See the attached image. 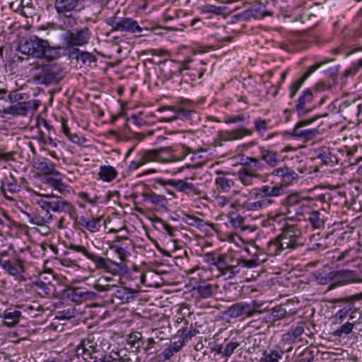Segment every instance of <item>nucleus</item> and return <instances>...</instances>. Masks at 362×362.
<instances>
[{"instance_id":"f8f14e48","label":"nucleus","mask_w":362,"mask_h":362,"mask_svg":"<svg viewBox=\"0 0 362 362\" xmlns=\"http://www.w3.org/2000/svg\"><path fill=\"white\" fill-rule=\"evenodd\" d=\"M229 256L226 255H218L216 267L220 273V276H223L226 279L234 278L240 273V265L230 264L228 261Z\"/></svg>"},{"instance_id":"864d4df0","label":"nucleus","mask_w":362,"mask_h":362,"mask_svg":"<svg viewBox=\"0 0 362 362\" xmlns=\"http://www.w3.org/2000/svg\"><path fill=\"white\" fill-rule=\"evenodd\" d=\"M230 136L232 137L233 141L241 139L245 136H250L252 134V130L246 129L245 127L230 130Z\"/></svg>"},{"instance_id":"4be33fe9","label":"nucleus","mask_w":362,"mask_h":362,"mask_svg":"<svg viewBox=\"0 0 362 362\" xmlns=\"http://www.w3.org/2000/svg\"><path fill=\"white\" fill-rule=\"evenodd\" d=\"M237 176L240 182L245 187L252 186L255 184L256 180L259 181L263 178L261 174L249 170L244 166L237 172Z\"/></svg>"},{"instance_id":"2f4dec72","label":"nucleus","mask_w":362,"mask_h":362,"mask_svg":"<svg viewBox=\"0 0 362 362\" xmlns=\"http://www.w3.org/2000/svg\"><path fill=\"white\" fill-rule=\"evenodd\" d=\"M79 0H56L54 6L59 13L70 12L76 8Z\"/></svg>"},{"instance_id":"cd10ccee","label":"nucleus","mask_w":362,"mask_h":362,"mask_svg":"<svg viewBox=\"0 0 362 362\" xmlns=\"http://www.w3.org/2000/svg\"><path fill=\"white\" fill-rule=\"evenodd\" d=\"M34 103L33 100H30L28 103H11L8 115L26 116L29 110L33 107Z\"/></svg>"},{"instance_id":"6ab92c4d","label":"nucleus","mask_w":362,"mask_h":362,"mask_svg":"<svg viewBox=\"0 0 362 362\" xmlns=\"http://www.w3.org/2000/svg\"><path fill=\"white\" fill-rule=\"evenodd\" d=\"M24 215L28 218L30 224L37 226H45L52 219L50 212L42 207L32 214L25 212Z\"/></svg>"},{"instance_id":"9d476101","label":"nucleus","mask_w":362,"mask_h":362,"mask_svg":"<svg viewBox=\"0 0 362 362\" xmlns=\"http://www.w3.org/2000/svg\"><path fill=\"white\" fill-rule=\"evenodd\" d=\"M92 261L96 269H102L113 275L119 274L123 272V265L121 262H117L110 258H105L89 252L86 257Z\"/></svg>"},{"instance_id":"f257e3e1","label":"nucleus","mask_w":362,"mask_h":362,"mask_svg":"<svg viewBox=\"0 0 362 362\" xmlns=\"http://www.w3.org/2000/svg\"><path fill=\"white\" fill-rule=\"evenodd\" d=\"M303 245L301 230L296 226L288 225L282 228L281 233L268 243L267 251L274 257L284 250L291 251Z\"/></svg>"},{"instance_id":"4d7b16f0","label":"nucleus","mask_w":362,"mask_h":362,"mask_svg":"<svg viewBox=\"0 0 362 362\" xmlns=\"http://www.w3.org/2000/svg\"><path fill=\"white\" fill-rule=\"evenodd\" d=\"M351 310V306L344 307L339 310L333 317V322L337 325L342 323L344 320L347 317L349 312Z\"/></svg>"},{"instance_id":"1a4fd4ad","label":"nucleus","mask_w":362,"mask_h":362,"mask_svg":"<svg viewBox=\"0 0 362 362\" xmlns=\"http://www.w3.org/2000/svg\"><path fill=\"white\" fill-rule=\"evenodd\" d=\"M90 37V33L87 27L80 29H73L66 32L63 35V40L67 48L81 47L88 44Z\"/></svg>"},{"instance_id":"a18cd8bd","label":"nucleus","mask_w":362,"mask_h":362,"mask_svg":"<svg viewBox=\"0 0 362 362\" xmlns=\"http://www.w3.org/2000/svg\"><path fill=\"white\" fill-rule=\"evenodd\" d=\"M286 204L288 206V212H295L296 214H300L301 211L297 210L298 205L301 204L299 197L296 194L288 196L285 200Z\"/></svg>"},{"instance_id":"2eb2a0df","label":"nucleus","mask_w":362,"mask_h":362,"mask_svg":"<svg viewBox=\"0 0 362 362\" xmlns=\"http://www.w3.org/2000/svg\"><path fill=\"white\" fill-rule=\"evenodd\" d=\"M339 112L344 119L352 120L362 113V100H346L339 105Z\"/></svg>"},{"instance_id":"680f3d73","label":"nucleus","mask_w":362,"mask_h":362,"mask_svg":"<svg viewBox=\"0 0 362 362\" xmlns=\"http://www.w3.org/2000/svg\"><path fill=\"white\" fill-rule=\"evenodd\" d=\"M362 69V58L352 64L351 66L344 71V76H353Z\"/></svg>"},{"instance_id":"423d86ee","label":"nucleus","mask_w":362,"mask_h":362,"mask_svg":"<svg viewBox=\"0 0 362 362\" xmlns=\"http://www.w3.org/2000/svg\"><path fill=\"white\" fill-rule=\"evenodd\" d=\"M327 113L316 115L310 118L298 122L293 129L291 135L293 137L302 139L305 142L315 139L317 135H319V130L317 129H305L304 127L311 124L317 119L327 117Z\"/></svg>"},{"instance_id":"49530a36","label":"nucleus","mask_w":362,"mask_h":362,"mask_svg":"<svg viewBox=\"0 0 362 362\" xmlns=\"http://www.w3.org/2000/svg\"><path fill=\"white\" fill-rule=\"evenodd\" d=\"M243 165L249 170L255 173L262 170L264 168V164L259 159L252 157H247Z\"/></svg>"},{"instance_id":"dca6fc26","label":"nucleus","mask_w":362,"mask_h":362,"mask_svg":"<svg viewBox=\"0 0 362 362\" xmlns=\"http://www.w3.org/2000/svg\"><path fill=\"white\" fill-rule=\"evenodd\" d=\"M314 95L309 89L303 92L296 102V110L298 115L303 116L310 112L315 107L313 105Z\"/></svg>"},{"instance_id":"e433bc0d","label":"nucleus","mask_w":362,"mask_h":362,"mask_svg":"<svg viewBox=\"0 0 362 362\" xmlns=\"http://www.w3.org/2000/svg\"><path fill=\"white\" fill-rule=\"evenodd\" d=\"M325 213L326 211L325 210L312 211L310 213L308 220L310 222L311 225L313 226V228H320L324 226L325 220Z\"/></svg>"},{"instance_id":"774afa93","label":"nucleus","mask_w":362,"mask_h":362,"mask_svg":"<svg viewBox=\"0 0 362 362\" xmlns=\"http://www.w3.org/2000/svg\"><path fill=\"white\" fill-rule=\"evenodd\" d=\"M185 344V341L177 335L174 337V341L170 344L169 346L176 352H179L182 349Z\"/></svg>"},{"instance_id":"f704fd0d","label":"nucleus","mask_w":362,"mask_h":362,"mask_svg":"<svg viewBox=\"0 0 362 362\" xmlns=\"http://www.w3.org/2000/svg\"><path fill=\"white\" fill-rule=\"evenodd\" d=\"M141 196L144 201H148L153 205L164 206L167 204V199L164 196L157 194L151 190L143 192Z\"/></svg>"},{"instance_id":"8fccbe9b","label":"nucleus","mask_w":362,"mask_h":362,"mask_svg":"<svg viewBox=\"0 0 362 362\" xmlns=\"http://www.w3.org/2000/svg\"><path fill=\"white\" fill-rule=\"evenodd\" d=\"M255 202L247 201L243 204V207L249 211H258L264 208L268 207L267 206V201H262L260 198H255Z\"/></svg>"},{"instance_id":"338daca9","label":"nucleus","mask_w":362,"mask_h":362,"mask_svg":"<svg viewBox=\"0 0 362 362\" xmlns=\"http://www.w3.org/2000/svg\"><path fill=\"white\" fill-rule=\"evenodd\" d=\"M157 344L154 337H150L146 341H142L141 344L136 346V348H141L144 352L147 353L153 348V345Z\"/></svg>"},{"instance_id":"20e7f679","label":"nucleus","mask_w":362,"mask_h":362,"mask_svg":"<svg viewBox=\"0 0 362 362\" xmlns=\"http://www.w3.org/2000/svg\"><path fill=\"white\" fill-rule=\"evenodd\" d=\"M48 200H41L38 202L40 207L54 212H64L69 215L70 218L76 221V210L71 203L61 197L45 195Z\"/></svg>"},{"instance_id":"4c0bfd02","label":"nucleus","mask_w":362,"mask_h":362,"mask_svg":"<svg viewBox=\"0 0 362 362\" xmlns=\"http://www.w3.org/2000/svg\"><path fill=\"white\" fill-rule=\"evenodd\" d=\"M260 158L265 161L270 167H275L278 165L279 159L277 153L266 148L260 149Z\"/></svg>"},{"instance_id":"c85d7f7f","label":"nucleus","mask_w":362,"mask_h":362,"mask_svg":"<svg viewBox=\"0 0 362 362\" xmlns=\"http://www.w3.org/2000/svg\"><path fill=\"white\" fill-rule=\"evenodd\" d=\"M304 331V325L301 322L296 327L291 328L288 332L283 334L282 340L289 344L293 343L296 341H300L302 340L300 336L303 334Z\"/></svg>"},{"instance_id":"4468645a","label":"nucleus","mask_w":362,"mask_h":362,"mask_svg":"<svg viewBox=\"0 0 362 362\" xmlns=\"http://www.w3.org/2000/svg\"><path fill=\"white\" fill-rule=\"evenodd\" d=\"M109 24L114 30L129 32L132 33H141L142 28L137 22L130 18H117L114 16L109 20Z\"/></svg>"},{"instance_id":"bf43d9fd","label":"nucleus","mask_w":362,"mask_h":362,"mask_svg":"<svg viewBox=\"0 0 362 362\" xmlns=\"http://www.w3.org/2000/svg\"><path fill=\"white\" fill-rule=\"evenodd\" d=\"M233 263L235 264L240 265V273L241 272V268H252L259 264V261L257 259H249L244 260L238 259L235 261H233Z\"/></svg>"},{"instance_id":"3c124183","label":"nucleus","mask_w":362,"mask_h":362,"mask_svg":"<svg viewBox=\"0 0 362 362\" xmlns=\"http://www.w3.org/2000/svg\"><path fill=\"white\" fill-rule=\"evenodd\" d=\"M317 158H320L322 163L325 165H329L332 167L338 163L337 158L329 151H323L319 153Z\"/></svg>"},{"instance_id":"aec40b11","label":"nucleus","mask_w":362,"mask_h":362,"mask_svg":"<svg viewBox=\"0 0 362 362\" xmlns=\"http://www.w3.org/2000/svg\"><path fill=\"white\" fill-rule=\"evenodd\" d=\"M244 15L246 18L262 19L267 16H272V13L267 8L264 4L255 1L244 11Z\"/></svg>"},{"instance_id":"9b49d317","label":"nucleus","mask_w":362,"mask_h":362,"mask_svg":"<svg viewBox=\"0 0 362 362\" xmlns=\"http://www.w3.org/2000/svg\"><path fill=\"white\" fill-rule=\"evenodd\" d=\"M103 354L100 346L98 345L93 339L87 338L81 341L76 348L77 356H81L86 362H90V359L99 356Z\"/></svg>"},{"instance_id":"bb28decb","label":"nucleus","mask_w":362,"mask_h":362,"mask_svg":"<svg viewBox=\"0 0 362 362\" xmlns=\"http://www.w3.org/2000/svg\"><path fill=\"white\" fill-rule=\"evenodd\" d=\"M136 291L124 286H117L115 292L112 293V298L119 300L120 303H125L129 302L134 298Z\"/></svg>"},{"instance_id":"ddd939ff","label":"nucleus","mask_w":362,"mask_h":362,"mask_svg":"<svg viewBox=\"0 0 362 362\" xmlns=\"http://www.w3.org/2000/svg\"><path fill=\"white\" fill-rule=\"evenodd\" d=\"M194 103L189 100H182L180 101L177 107H165V109H169L173 111L176 115L167 121L170 122L177 118H182L185 120H191L196 115L194 110Z\"/></svg>"},{"instance_id":"39448f33","label":"nucleus","mask_w":362,"mask_h":362,"mask_svg":"<svg viewBox=\"0 0 362 362\" xmlns=\"http://www.w3.org/2000/svg\"><path fill=\"white\" fill-rule=\"evenodd\" d=\"M167 151L168 149L163 148L142 151L138 154L136 160L130 162L128 169L130 171H135L151 162H169L170 158L163 156V153Z\"/></svg>"},{"instance_id":"c03bdc74","label":"nucleus","mask_w":362,"mask_h":362,"mask_svg":"<svg viewBox=\"0 0 362 362\" xmlns=\"http://www.w3.org/2000/svg\"><path fill=\"white\" fill-rule=\"evenodd\" d=\"M34 166L37 170L45 174H51L54 170V165L46 158L37 160Z\"/></svg>"},{"instance_id":"6e6d98bb","label":"nucleus","mask_w":362,"mask_h":362,"mask_svg":"<svg viewBox=\"0 0 362 362\" xmlns=\"http://www.w3.org/2000/svg\"><path fill=\"white\" fill-rule=\"evenodd\" d=\"M85 289L80 288H74L69 294L71 300L77 303L84 302Z\"/></svg>"},{"instance_id":"7ed1b4c3","label":"nucleus","mask_w":362,"mask_h":362,"mask_svg":"<svg viewBox=\"0 0 362 362\" xmlns=\"http://www.w3.org/2000/svg\"><path fill=\"white\" fill-rule=\"evenodd\" d=\"M31 71H33V80L40 85L48 86L59 83L64 77L63 69L59 64H37Z\"/></svg>"},{"instance_id":"603ef678","label":"nucleus","mask_w":362,"mask_h":362,"mask_svg":"<svg viewBox=\"0 0 362 362\" xmlns=\"http://www.w3.org/2000/svg\"><path fill=\"white\" fill-rule=\"evenodd\" d=\"M43 149L47 150L48 153L52 158H57V153L54 151L50 150L47 148V146H50L52 148H56L57 146V142L56 139H53L52 138V134L47 133V138L45 140L42 144H40Z\"/></svg>"},{"instance_id":"6e6552de","label":"nucleus","mask_w":362,"mask_h":362,"mask_svg":"<svg viewBox=\"0 0 362 362\" xmlns=\"http://www.w3.org/2000/svg\"><path fill=\"white\" fill-rule=\"evenodd\" d=\"M271 183L262 185L252 190V196L254 198H260L262 201H267V206L274 204L275 198L285 194V189L281 185Z\"/></svg>"},{"instance_id":"a878e982","label":"nucleus","mask_w":362,"mask_h":362,"mask_svg":"<svg viewBox=\"0 0 362 362\" xmlns=\"http://www.w3.org/2000/svg\"><path fill=\"white\" fill-rule=\"evenodd\" d=\"M100 221L101 218L100 217L89 218L88 217L82 216L78 220L76 218V221H74V224L85 228L90 233H95L100 229Z\"/></svg>"},{"instance_id":"e2e57ef3","label":"nucleus","mask_w":362,"mask_h":362,"mask_svg":"<svg viewBox=\"0 0 362 362\" xmlns=\"http://www.w3.org/2000/svg\"><path fill=\"white\" fill-rule=\"evenodd\" d=\"M62 128L63 133L74 143H78L79 142V137L76 134L71 135L70 133L69 128L67 124L66 120L64 119H62Z\"/></svg>"},{"instance_id":"69168bd1","label":"nucleus","mask_w":362,"mask_h":362,"mask_svg":"<svg viewBox=\"0 0 362 362\" xmlns=\"http://www.w3.org/2000/svg\"><path fill=\"white\" fill-rule=\"evenodd\" d=\"M354 327V324L351 322H346L341 326L338 329L334 332V335L341 337L342 334H350Z\"/></svg>"},{"instance_id":"052dcab7","label":"nucleus","mask_w":362,"mask_h":362,"mask_svg":"<svg viewBox=\"0 0 362 362\" xmlns=\"http://www.w3.org/2000/svg\"><path fill=\"white\" fill-rule=\"evenodd\" d=\"M184 221L189 226H195L197 228L202 227L204 223L203 220L192 215H186L184 218Z\"/></svg>"},{"instance_id":"37998d69","label":"nucleus","mask_w":362,"mask_h":362,"mask_svg":"<svg viewBox=\"0 0 362 362\" xmlns=\"http://www.w3.org/2000/svg\"><path fill=\"white\" fill-rule=\"evenodd\" d=\"M288 313L286 308L282 305L274 307L271 312L267 315V318L269 321L275 322L286 317Z\"/></svg>"},{"instance_id":"de8ad7c7","label":"nucleus","mask_w":362,"mask_h":362,"mask_svg":"<svg viewBox=\"0 0 362 362\" xmlns=\"http://www.w3.org/2000/svg\"><path fill=\"white\" fill-rule=\"evenodd\" d=\"M8 99L10 103H28L30 102L29 95L27 93L13 90L9 92Z\"/></svg>"},{"instance_id":"473e14b6","label":"nucleus","mask_w":362,"mask_h":362,"mask_svg":"<svg viewBox=\"0 0 362 362\" xmlns=\"http://www.w3.org/2000/svg\"><path fill=\"white\" fill-rule=\"evenodd\" d=\"M21 312L16 308L6 309L4 313V324L8 327L16 325L21 317Z\"/></svg>"},{"instance_id":"58836bf2","label":"nucleus","mask_w":362,"mask_h":362,"mask_svg":"<svg viewBox=\"0 0 362 362\" xmlns=\"http://www.w3.org/2000/svg\"><path fill=\"white\" fill-rule=\"evenodd\" d=\"M111 281L109 278H100L93 285V288L98 291H112V293L115 292L117 286L115 284H110L109 282Z\"/></svg>"},{"instance_id":"f03ea898","label":"nucleus","mask_w":362,"mask_h":362,"mask_svg":"<svg viewBox=\"0 0 362 362\" xmlns=\"http://www.w3.org/2000/svg\"><path fill=\"white\" fill-rule=\"evenodd\" d=\"M61 46H51L46 40L31 35L18 45V50L23 54L37 59L53 60L59 57Z\"/></svg>"},{"instance_id":"c756f323","label":"nucleus","mask_w":362,"mask_h":362,"mask_svg":"<svg viewBox=\"0 0 362 362\" xmlns=\"http://www.w3.org/2000/svg\"><path fill=\"white\" fill-rule=\"evenodd\" d=\"M218 288L217 284H211L205 281L200 283L197 287L199 295L203 298L213 297L217 293Z\"/></svg>"},{"instance_id":"0eeeda50","label":"nucleus","mask_w":362,"mask_h":362,"mask_svg":"<svg viewBox=\"0 0 362 362\" xmlns=\"http://www.w3.org/2000/svg\"><path fill=\"white\" fill-rule=\"evenodd\" d=\"M262 303L257 300H252L250 303L240 302L233 304L226 311L231 318H237L241 316L250 317L257 313H262L259 310Z\"/></svg>"},{"instance_id":"412c9836","label":"nucleus","mask_w":362,"mask_h":362,"mask_svg":"<svg viewBox=\"0 0 362 362\" xmlns=\"http://www.w3.org/2000/svg\"><path fill=\"white\" fill-rule=\"evenodd\" d=\"M177 322L178 325H180V327L177 330V335L185 342L190 340L193 337L199 333V331L193 327V325L192 323H189L185 317H178Z\"/></svg>"},{"instance_id":"a211bd4d","label":"nucleus","mask_w":362,"mask_h":362,"mask_svg":"<svg viewBox=\"0 0 362 362\" xmlns=\"http://www.w3.org/2000/svg\"><path fill=\"white\" fill-rule=\"evenodd\" d=\"M328 61H322L320 62H317L313 65L310 66L306 71L296 81H294L291 86L289 87V97L290 98H293L296 95L298 90L300 88L304 81L313 74L314 73L318 68H320L323 64H326Z\"/></svg>"},{"instance_id":"393cba45","label":"nucleus","mask_w":362,"mask_h":362,"mask_svg":"<svg viewBox=\"0 0 362 362\" xmlns=\"http://www.w3.org/2000/svg\"><path fill=\"white\" fill-rule=\"evenodd\" d=\"M169 183L177 190L188 194L199 195L202 193V191L199 189L197 185L182 180H170Z\"/></svg>"},{"instance_id":"7c9ffc66","label":"nucleus","mask_w":362,"mask_h":362,"mask_svg":"<svg viewBox=\"0 0 362 362\" xmlns=\"http://www.w3.org/2000/svg\"><path fill=\"white\" fill-rule=\"evenodd\" d=\"M0 265L11 275H17L24 272L23 262L17 259L15 263L9 260L0 259Z\"/></svg>"},{"instance_id":"a19ab883","label":"nucleus","mask_w":362,"mask_h":362,"mask_svg":"<svg viewBox=\"0 0 362 362\" xmlns=\"http://www.w3.org/2000/svg\"><path fill=\"white\" fill-rule=\"evenodd\" d=\"M228 218L229 219V223L235 229H240L241 230H245L247 229V227L245 225V218L242 217L240 215L235 212H231L228 214Z\"/></svg>"},{"instance_id":"c9c22d12","label":"nucleus","mask_w":362,"mask_h":362,"mask_svg":"<svg viewBox=\"0 0 362 362\" xmlns=\"http://www.w3.org/2000/svg\"><path fill=\"white\" fill-rule=\"evenodd\" d=\"M218 176L215 179L216 185L223 192H229L233 185L232 180L226 177V173L216 172Z\"/></svg>"},{"instance_id":"79ce46f5","label":"nucleus","mask_w":362,"mask_h":362,"mask_svg":"<svg viewBox=\"0 0 362 362\" xmlns=\"http://www.w3.org/2000/svg\"><path fill=\"white\" fill-rule=\"evenodd\" d=\"M45 182L62 194L66 192L68 193L69 192L68 187L62 181L61 179H57L52 175L47 176L45 178Z\"/></svg>"},{"instance_id":"0e129e2a","label":"nucleus","mask_w":362,"mask_h":362,"mask_svg":"<svg viewBox=\"0 0 362 362\" xmlns=\"http://www.w3.org/2000/svg\"><path fill=\"white\" fill-rule=\"evenodd\" d=\"M254 124L257 132L262 136L268 129L267 122L260 117L257 118L254 121Z\"/></svg>"},{"instance_id":"5fc2aeb1","label":"nucleus","mask_w":362,"mask_h":362,"mask_svg":"<svg viewBox=\"0 0 362 362\" xmlns=\"http://www.w3.org/2000/svg\"><path fill=\"white\" fill-rule=\"evenodd\" d=\"M282 354H284L283 351L280 353L276 350L272 351L269 353L265 351L264 352V357L261 358L260 362H278Z\"/></svg>"},{"instance_id":"ea45409f","label":"nucleus","mask_w":362,"mask_h":362,"mask_svg":"<svg viewBox=\"0 0 362 362\" xmlns=\"http://www.w3.org/2000/svg\"><path fill=\"white\" fill-rule=\"evenodd\" d=\"M109 250L111 252H112L113 253L117 255L119 262H117V261H116V262L122 263V264L123 265V270H124L125 268L124 262L126 261L127 258L129 255V252L124 247H122L121 245H116L115 243L110 245Z\"/></svg>"},{"instance_id":"b1692460","label":"nucleus","mask_w":362,"mask_h":362,"mask_svg":"<svg viewBox=\"0 0 362 362\" xmlns=\"http://www.w3.org/2000/svg\"><path fill=\"white\" fill-rule=\"evenodd\" d=\"M1 189L4 194V197L7 199H12L8 194H13L18 191H19V186L18 185L17 180L14 177V175L10 173L8 175L5 176L1 181Z\"/></svg>"},{"instance_id":"13d9d810","label":"nucleus","mask_w":362,"mask_h":362,"mask_svg":"<svg viewBox=\"0 0 362 362\" xmlns=\"http://www.w3.org/2000/svg\"><path fill=\"white\" fill-rule=\"evenodd\" d=\"M76 59L81 61L83 64H91L96 62V58L91 53L88 52H81L76 56Z\"/></svg>"},{"instance_id":"72a5a7b5","label":"nucleus","mask_w":362,"mask_h":362,"mask_svg":"<svg viewBox=\"0 0 362 362\" xmlns=\"http://www.w3.org/2000/svg\"><path fill=\"white\" fill-rule=\"evenodd\" d=\"M118 175L117 170L112 165H101L98 177L104 182H110L115 180Z\"/></svg>"},{"instance_id":"5701e85b","label":"nucleus","mask_w":362,"mask_h":362,"mask_svg":"<svg viewBox=\"0 0 362 362\" xmlns=\"http://www.w3.org/2000/svg\"><path fill=\"white\" fill-rule=\"evenodd\" d=\"M332 280L338 285L349 284L358 281L357 274L352 270L337 271L332 276Z\"/></svg>"},{"instance_id":"09e8293b","label":"nucleus","mask_w":362,"mask_h":362,"mask_svg":"<svg viewBox=\"0 0 362 362\" xmlns=\"http://www.w3.org/2000/svg\"><path fill=\"white\" fill-rule=\"evenodd\" d=\"M240 346V344L237 341H230L223 348L222 346H219L217 349V353L222 354L224 357L230 356L235 349Z\"/></svg>"},{"instance_id":"f3484780","label":"nucleus","mask_w":362,"mask_h":362,"mask_svg":"<svg viewBox=\"0 0 362 362\" xmlns=\"http://www.w3.org/2000/svg\"><path fill=\"white\" fill-rule=\"evenodd\" d=\"M271 174L281 178V182L278 184L281 185L284 189L285 187L292 185L298 178V173L286 165L274 169Z\"/></svg>"}]
</instances>
